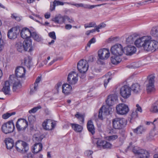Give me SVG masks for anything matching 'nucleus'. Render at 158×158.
Wrapping results in <instances>:
<instances>
[{
	"mask_svg": "<svg viewBox=\"0 0 158 158\" xmlns=\"http://www.w3.org/2000/svg\"><path fill=\"white\" fill-rule=\"evenodd\" d=\"M135 44L138 48L143 47L147 51H154L158 48V42L152 40L151 36H143L135 40Z\"/></svg>",
	"mask_w": 158,
	"mask_h": 158,
	"instance_id": "obj_1",
	"label": "nucleus"
},
{
	"mask_svg": "<svg viewBox=\"0 0 158 158\" xmlns=\"http://www.w3.org/2000/svg\"><path fill=\"white\" fill-rule=\"evenodd\" d=\"M15 147L18 152L22 154L27 153L29 149L28 144L25 142L21 140L17 141Z\"/></svg>",
	"mask_w": 158,
	"mask_h": 158,
	"instance_id": "obj_2",
	"label": "nucleus"
},
{
	"mask_svg": "<svg viewBox=\"0 0 158 158\" xmlns=\"http://www.w3.org/2000/svg\"><path fill=\"white\" fill-rule=\"evenodd\" d=\"M132 151L139 158H148L149 157V153L148 151L138 147H134Z\"/></svg>",
	"mask_w": 158,
	"mask_h": 158,
	"instance_id": "obj_3",
	"label": "nucleus"
},
{
	"mask_svg": "<svg viewBox=\"0 0 158 158\" xmlns=\"http://www.w3.org/2000/svg\"><path fill=\"white\" fill-rule=\"evenodd\" d=\"M2 130L5 134L13 132L15 128V126L12 121H9L4 123L2 126Z\"/></svg>",
	"mask_w": 158,
	"mask_h": 158,
	"instance_id": "obj_4",
	"label": "nucleus"
},
{
	"mask_svg": "<svg viewBox=\"0 0 158 158\" xmlns=\"http://www.w3.org/2000/svg\"><path fill=\"white\" fill-rule=\"evenodd\" d=\"M111 53L114 56H121L124 52L122 45L120 44H116L110 48Z\"/></svg>",
	"mask_w": 158,
	"mask_h": 158,
	"instance_id": "obj_5",
	"label": "nucleus"
},
{
	"mask_svg": "<svg viewBox=\"0 0 158 158\" xmlns=\"http://www.w3.org/2000/svg\"><path fill=\"white\" fill-rule=\"evenodd\" d=\"M155 77L154 75H151L149 76L148 78V83L147 85V91L148 93L154 92L155 91L154 83Z\"/></svg>",
	"mask_w": 158,
	"mask_h": 158,
	"instance_id": "obj_6",
	"label": "nucleus"
},
{
	"mask_svg": "<svg viewBox=\"0 0 158 158\" xmlns=\"http://www.w3.org/2000/svg\"><path fill=\"white\" fill-rule=\"evenodd\" d=\"M112 124L113 127L114 129H120L124 127L125 121L123 118H116L113 120Z\"/></svg>",
	"mask_w": 158,
	"mask_h": 158,
	"instance_id": "obj_7",
	"label": "nucleus"
},
{
	"mask_svg": "<svg viewBox=\"0 0 158 158\" xmlns=\"http://www.w3.org/2000/svg\"><path fill=\"white\" fill-rule=\"evenodd\" d=\"M89 65L87 61L82 59L79 61L77 64V68L81 73H85L88 70Z\"/></svg>",
	"mask_w": 158,
	"mask_h": 158,
	"instance_id": "obj_8",
	"label": "nucleus"
},
{
	"mask_svg": "<svg viewBox=\"0 0 158 158\" xmlns=\"http://www.w3.org/2000/svg\"><path fill=\"white\" fill-rule=\"evenodd\" d=\"M111 110V108L108 106H103L99 110L98 115V118L101 120H102L104 116L110 114Z\"/></svg>",
	"mask_w": 158,
	"mask_h": 158,
	"instance_id": "obj_9",
	"label": "nucleus"
},
{
	"mask_svg": "<svg viewBox=\"0 0 158 158\" xmlns=\"http://www.w3.org/2000/svg\"><path fill=\"white\" fill-rule=\"evenodd\" d=\"M78 74L75 71L69 73L67 77V81L71 85L75 84L78 81Z\"/></svg>",
	"mask_w": 158,
	"mask_h": 158,
	"instance_id": "obj_10",
	"label": "nucleus"
},
{
	"mask_svg": "<svg viewBox=\"0 0 158 158\" xmlns=\"http://www.w3.org/2000/svg\"><path fill=\"white\" fill-rule=\"evenodd\" d=\"M131 88L127 85H124L120 89V93L121 96L124 98H127L131 95Z\"/></svg>",
	"mask_w": 158,
	"mask_h": 158,
	"instance_id": "obj_11",
	"label": "nucleus"
},
{
	"mask_svg": "<svg viewBox=\"0 0 158 158\" xmlns=\"http://www.w3.org/2000/svg\"><path fill=\"white\" fill-rule=\"evenodd\" d=\"M28 123L27 121L23 119H19L16 122V127L18 131H23L27 127Z\"/></svg>",
	"mask_w": 158,
	"mask_h": 158,
	"instance_id": "obj_12",
	"label": "nucleus"
},
{
	"mask_svg": "<svg viewBox=\"0 0 158 158\" xmlns=\"http://www.w3.org/2000/svg\"><path fill=\"white\" fill-rule=\"evenodd\" d=\"M98 55L99 58L102 60H106L110 56V52L108 49L103 48L98 51Z\"/></svg>",
	"mask_w": 158,
	"mask_h": 158,
	"instance_id": "obj_13",
	"label": "nucleus"
},
{
	"mask_svg": "<svg viewBox=\"0 0 158 158\" xmlns=\"http://www.w3.org/2000/svg\"><path fill=\"white\" fill-rule=\"evenodd\" d=\"M117 113L120 114L124 115L127 114L129 111L128 106L123 104H119L116 107Z\"/></svg>",
	"mask_w": 158,
	"mask_h": 158,
	"instance_id": "obj_14",
	"label": "nucleus"
},
{
	"mask_svg": "<svg viewBox=\"0 0 158 158\" xmlns=\"http://www.w3.org/2000/svg\"><path fill=\"white\" fill-rule=\"evenodd\" d=\"M55 125V123L50 119L44 121L42 123L43 128L46 130H52L54 127Z\"/></svg>",
	"mask_w": 158,
	"mask_h": 158,
	"instance_id": "obj_15",
	"label": "nucleus"
},
{
	"mask_svg": "<svg viewBox=\"0 0 158 158\" xmlns=\"http://www.w3.org/2000/svg\"><path fill=\"white\" fill-rule=\"evenodd\" d=\"M19 30L17 27H13L8 31L7 36L10 39H15L19 34Z\"/></svg>",
	"mask_w": 158,
	"mask_h": 158,
	"instance_id": "obj_16",
	"label": "nucleus"
},
{
	"mask_svg": "<svg viewBox=\"0 0 158 158\" xmlns=\"http://www.w3.org/2000/svg\"><path fill=\"white\" fill-rule=\"evenodd\" d=\"M117 100V96L116 94L110 95L106 101V104L109 106H113L116 103Z\"/></svg>",
	"mask_w": 158,
	"mask_h": 158,
	"instance_id": "obj_17",
	"label": "nucleus"
},
{
	"mask_svg": "<svg viewBox=\"0 0 158 158\" xmlns=\"http://www.w3.org/2000/svg\"><path fill=\"white\" fill-rule=\"evenodd\" d=\"M25 51L31 52L32 50L31 40L30 39L25 40L23 42Z\"/></svg>",
	"mask_w": 158,
	"mask_h": 158,
	"instance_id": "obj_18",
	"label": "nucleus"
},
{
	"mask_svg": "<svg viewBox=\"0 0 158 158\" xmlns=\"http://www.w3.org/2000/svg\"><path fill=\"white\" fill-rule=\"evenodd\" d=\"M21 37L24 39L29 38L31 34V32L30 30L27 28H24L22 29L21 33Z\"/></svg>",
	"mask_w": 158,
	"mask_h": 158,
	"instance_id": "obj_19",
	"label": "nucleus"
},
{
	"mask_svg": "<svg viewBox=\"0 0 158 158\" xmlns=\"http://www.w3.org/2000/svg\"><path fill=\"white\" fill-rule=\"evenodd\" d=\"M26 70L22 67H18L15 71L16 75L17 77H22L24 76Z\"/></svg>",
	"mask_w": 158,
	"mask_h": 158,
	"instance_id": "obj_20",
	"label": "nucleus"
},
{
	"mask_svg": "<svg viewBox=\"0 0 158 158\" xmlns=\"http://www.w3.org/2000/svg\"><path fill=\"white\" fill-rule=\"evenodd\" d=\"M10 82L11 80L10 79L9 81H6L5 82L4 85L2 89V90L5 94H10Z\"/></svg>",
	"mask_w": 158,
	"mask_h": 158,
	"instance_id": "obj_21",
	"label": "nucleus"
},
{
	"mask_svg": "<svg viewBox=\"0 0 158 158\" xmlns=\"http://www.w3.org/2000/svg\"><path fill=\"white\" fill-rule=\"evenodd\" d=\"M52 21L56 23L61 24L64 23L65 21V16H62L60 15H59L52 19Z\"/></svg>",
	"mask_w": 158,
	"mask_h": 158,
	"instance_id": "obj_22",
	"label": "nucleus"
},
{
	"mask_svg": "<svg viewBox=\"0 0 158 158\" xmlns=\"http://www.w3.org/2000/svg\"><path fill=\"white\" fill-rule=\"evenodd\" d=\"M126 54L127 55H131L136 51V48L134 46L129 45L125 48Z\"/></svg>",
	"mask_w": 158,
	"mask_h": 158,
	"instance_id": "obj_23",
	"label": "nucleus"
},
{
	"mask_svg": "<svg viewBox=\"0 0 158 158\" xmlns=\"http://www.w3.org/2000/svg\"><path fill=\"white\" fill-rule=\"evenodd\" d=\"M62 92L65 94H69L72 90L71 86L68 84H63L62 86Z\"/></svg>",
	"mask_w": 158,
	"mask_h": 158,
	"instance_id": "obj_24",
	"label": "nucleus"
},
{
	"mask_svg": "<svg viewBox=\"0 0 158 158\" xmlns=\"http://www.w3.org/2000/svg\"><path fill=\"white\" fill-rule=\"evenodd\" d=\"M5 143L7 148L8 149H11L14 146L13 140L10 138H8L5 139Z\"/></svg>",
	"mask_w": 158,
	"mask_h": 158,
	"instance_id": "obj_25",
	"label": "nucleus"
},
{
	"mask_svg": "<svg viewBox=\"0 0 158 158\" xmlns=\"http://www.w3.org/2000/svg\"><path fill=\"white\" fill-rule=\"evenodd\" d=\"M87 126L89 132L92 135H94L95 133V129L92 121L90 120L87 123Z\"/></svg>",
	"mask_w": 158,
	"mask_h": 158,
	"instance_id": "obj_26",
	"label": "nucleus"
},
{
	"mask_svg": "<svg viewBox=\"0 0 158 158\" xmlns=\"http://www.w3.org/2000/svg\"><path fill=\"white\" fill-rule=\"evenodd\" d=\"M133 92L135 94H137L140 92L141 90L140 85L138 83L133 84L131 88Z\"/></svg>",
	"mask_w": 158,
	"mask_h": 158,
	"instance_id": "obj_27",
	"label": "nucleus"
},
{
	"mask_svg": "<svg viewBox=\"0 0 158 158\" xmlns=\"http://www.w3.org/2000/svg\"><path fill=\"white\" fill-rule=\"evenodd\" d=\"M13 80L14 82H13V90L14 91H15L17 89L21 87V84L20 81L17 79L16 77L14 78Z\"/></svg>",
	"mask_w": 158,
	"mask_h": 158,
	"instance_id": "obj_28",
	"label": "nucleus"
},
{
	"mask_svg": "<svg viewBox=\"0 0 158 158\" xmlns=\"http://www.w3.org/2000/svg\"><path fill=\"white\" fill-rule=\"evenodd\" d=\"M72 5L76 6L77 7H82L85 8L92 9L97 6V5H90L84 4L83 3H73Z\"/></svg>",
	"mask_w": 158,
	"mask_h": 158,
	"instance_id": "obj_29",
	"label": "nucleus"
},
{
	"mask_svg": "<svg viewBox=\"0 0 158 158\" xmlns=\"http://www.w3.org/2000/svg\"><path fill=\"white\" fill-rule=\"evenodd\" d=\"M42 145L40 143H39L35 144L33 148L34 153H38L42 150Z\"/></svg>",
	"mask_w": 158,
	"mask_h": 158,
	"instance_id": "obj_30",
	"label": "nucleus"
},
{
	"mask_svg": "<svg viewBox=\"0 0 158 158\" xmlns=\"http://www.w3.org/2000/svg\"><path fill=\"white\" fill-rule=\"evenodd\" d=\"M136 37L137 35L135 34L129 36L126 39V43L127 44H133L134 42V40L136 39Z\"/></svg>",
	"mask_w": 158,
	"mask_h": 158,
	"instance_id": "obj_31",
	"label": "nucleus"
},
{
	"mask_svg": "<svg viewBox=\"0 0 158 158\" xmlns=\"http://www.w3.org/2000/svg\"><path fill=\"white\" fill-rule=\"evenodd\" d=\"M69 125L71 126L72 128L75 131L77 132H81L83 129L82 127L78 124L74 123H69Z\"/></svg>",
	"mask_w": 158,
	"mask_h": 158,
	"instance_id": "obj_32",
	"label": "nucleus"
},
{
	"mask_svg": "<svg viewBox=\"0 0 158 158\" xmlns=\"http://www.w3.org/2000/svg\"><path fill=\"white\" fill-rule=\"evenodd\" d=\"M120 56H116L111 57V63L114 64H117L119 63L121 61V58L120 57Z\"/></svg>",
	"mask_w": 158,
	"mask_h": 158,
	"instance_id": "obj_33",
	"label": "nucleus"
},
{
	"mask_svg": "<svg viewBox=\"0 0 158 158\" xmlns=\"http://www.w3.org/2000/svg\"><path fill=\"white\" fill-rule=\"evenodd\" d=\"M16 47L17 51L19 52H22L23 51H25L23 43L20 42H18L16 44Z\"/></svg>",
	"mask_w": 158,
	"mask_h": 158,
	"instance_id": "obj_34",
	"label": "nucleus"
},
{
	"mask_svg": "<svg viewBox=\"0 0 158 158\" xmlns=\"http://www.w3.org/2000/svg\"><path fill=\"white\" fill-rule=\"evenodd\" d=\"M150 111L154 113L158 112V101L156 102L153 105L150 109Z\"/></svg>",
	"mask_w": 158,
	"mask_h": 158,
	"instance_id": "obj_35",
	"label": "nucleus"
},
{
	"mask_svg": "<svg viewBox=\"0 0 158 158\" xmlns=\"http://www.w3.org/2000/svg\"><path fill=\"white\" fill-rule=\"evenodd\" d=\"M151 34L153 36L158 37V27H153L151 31Z\"/></svg>",
	"mask_w": 158,
	"mask_h": 158,
	"instance_id": "obj_36",
	"label": "nucleus"
},
{
	"mask_svg": "<svg viewBox=\"0 0 158 158\" xmlns=\"http://www.w3.org/2000/svg\"><path fill=\"white\" fill-rule=\"evenodd\" d=\"M144 131V129L143 127L141 126H139L133 130L134 132L137 134H142Z\"/></svg>",
	"mask_w": 158,
	"mask_h": 158,
	"instance_id": "obj_37",
	"label": "nucleus"
},
{
	"mask_svg": "<svg viewBox=\"0 0 158 158\" xmlns=\"http://www.w3.org/2000/svg\"><path fill=\"white\" fill-rule=\"evenodd\" d=\"M31 36L34 39V40L37 41H39L40 40V38L38 35L35 32H33L31 33Z\"/></svg>",
	"mask_w": 158,
	"mask_h": 158,
	"instance_id": "obj_38",
	"label": "nucleus"
},
{
	"mask_svg": "<svg viewBox=\"0 0 158 158\" xmlns=\"http://www.w3.org/2000/svg\"><path fill=\"white\" fill-rule=\"evenodd\" d=\"M75 116L80 120L81 121L82 123H83L84 120V116L83 115L79 114V113L77 112V114L75 115Z\"/></svg>",
	"mask_w": 158,
	"mask_h": 158,
	"instance_id": "obj_39",
	"label": "nucleus"
},
{
	"mask_svg": "<svg viewBox=\"0 0 158 158\" xmlns=\"http://www.w3.org/2000/svg\"><path fill=\"white\" fill-rule=\"evenodd\" d=\"M96 141L97 146L98 148H103L105 141L98 140V141Z\"/></svg>",
	"mask_w": 158,
	"mask_h": 158,
	"instance_id": "obj_40",
	"label": "nucleus"
},
{
	"mask_svg": "<svg viewBox=\"0 0 158 158\" xmlns=\"http://www.w3.org/2000/svg\"><path fill=\"white\" fill-rule=\"evenodd\" d=\"M29 17L37 22H38L39 19H41V18L40 17L39 15L35 14H33L32 15H30Z\"/></svg>",
	"mask_w": 158,
	"mask_h": 158,
	"instance_id": "obj_41",
	"label": "nucleus"
},
{
	"mask_svg": "<svg viewBox=\"0 0 158 158\" xmlns=\"http://www.w3.org/2000/svg\"><path fill=\"white\" fill-rule=\"evenodd\" d=\"M15 114V112H13L11 113H7L6 114H4L2 115V117L3 119H6L11 115H14Z\"/></svg>",
	"mask_w": 158,
	"mask_h": 158,
	"instance_id": "obj_42",
	"label": "nucleus"
},
{
	"mask_svg": "<svg viewBox=\"0 0 158 158\" xmlns=\"http://www.w3.org/2000/svg\"><path fill=\"white\" fill-rule=\"evenodd\" d=\"M41 106H38L36 107H35L29 111V112L30 113H35L39 109H41Z\"/></svg>",
	"mask_w": 158,
	"mask_h": 158,
	"instance_id": "obj_43",
	"label": "nucleus"
},
{
	"mask_svg": "<svg viewBox=\"0 0 158 158\" xmlns=\"http://www.w3.org/2000/svg\"><path fill=\"white\" fill-rule=\"evenodd\" d=\"M41 80V76H39L36 78L35 82L34 83V85H35V88L37 87H38V83Z\"/></svg>",
	"mask_w": 158,
	"mask_h": 158,
	"instance_id": "obj_44",
	"label": "nucleus"
},
{
	"mask_svg": "<svg viewBox=\"0 0 158 158\" xmlns=\"http://www.w3.org/2000/svg\"><path fill=\"white\" fill-rule=\"evenodd\" d=\"M106 26V25L104 23H101L96 28V31L98 32H99L100 31L99 30V29H102L103 28H104Z\"/></svg>",
	"mask_w": 158,
	"mask_h": 158,
	"instance_id": "obj_45",
	"label": "nucleus"
},
{
	"mask_svg": "<svg viewBox=\"0 0 158 158\" xmlns=\"http://www.w3.org/2000/svg\"><path fill=\"white\" fill-rule=\"evenodd\" d=\"M111 144H110V143L108 142L105 141L104 146L103 148H111Z\"/></svg>",
	"mask_w": 158,
	"mask_h": 158,
	"instance_id": "obj_46",
	"label": "nucleus"
},
{
	"mask_svg": "<svg viewBox=\"0 0 158 158\" xmlns=\"http://www.w3.org/2000/svg\"><path fill=\"white\" fill-rule=\"evenodd\" d=\"M43 138H41L39 136H37L36 135H34L33 136V140L35 142H39Z\"/></svg>",
	"mask_w": 158,
	"mask_h": 158,
	"instance_id": "obj_47",
	"label": "nucleus"
},
{
	"mask_svg": "<svg viewBox=\"0 0 158 158\" xmlns=\"http://www.w3.org/2000/svg\"><path fill=\"white\" fill-rule=\"evenodd\" d=\"M106 76H107V77L106 79H105L104 80V86L106 87L107 86L108 83L109 81L111 80L110 78L107 75V76H105L103 77V78H105Z\"/></svg>",
	"mask_w": 158,
	"mask_h": 158,
	"instance_id": "obj_48",
	"label": "nucleus"
},
{
	"mask_svg": "<svg viewBox=\"0 0 158 158\" xmlns=\"http://www.w3.org/2000/svg\"><path fill=\"white\" fill-rule=\"evenodd\" d=\"M118 137V136L115 135L108 136L107 137V138L109 141H113L117 139Z\"/></svg>",
	"mask_w": 158,
	"mask_h": 158,
	"instance_id": "obj_49",
	"label": "nucleus"
},
{
	"mask_svg": "<svg viewBox=\"0 0 158 158\" xmlns=\"http://www.w3.org/2000/svg\"><path fill=\"white\" fill-rule=\"evenodd\" d=\"M11 18L15 19L16 20L19 21L21 20L20 17L19 16L16 14L14 13L11 15Z\"/></svg>",
	"mask_w": 158,
	"mask_h": 158,
	"instance_id": "obj_50",
	"label": "nucleus"
},
{
	"mask_svg": "<svg viewBox=\"0 0 158 158\" xmlns=\"http://www.w3.org/2000/svg\"><path fill=\"white\" fill-rule=\"evenodd\" d=\"M28 119L30 123H33L35 121L36 118L34 115H30L28 117Z\"/></svg>",
	"mask_w": 158,
	"mask_h": 158,
	"instance_id": "obj_51",
	"label": "nucleus"
},
{
	"mask_svg": "<svg viewBox=\"0 0 158 158\" xmlns=\"http://www.w3.org/2000/svg\"><path fill=\"white\" fill-rule=\"evenodd\" d=\"M141 65L139 62L134 63L131 65V67L133 68H137L139 67Z\"/></svg>",
	"mask_w": 158,
	"mask_h": 158,
	"instance_id": "obj_52",
	"label": "nucleus"
},
{
	"mask_svg": "<svg viewBox=\"0 0 158 158\" xmlns=\"http://www.w3.org/2000/svg\"><path fill=\"white\" fill-rule=\"evenodd\" d=\"M62 84L61 82H58L55 86V88L56 90L57 93L59 92L60 89L61 88Z\"/></svg>",
	"mask_w": 158,
	"mask_h": 158,
	"instance_id": "obj_53",
	"label": "nucleus"
},
{
	"mask_svg": "<svg viewBox=\"0 0 158 158\" xmlns=\"http://www.w3.org/2000/svg\"><path fill=\"white\" fill-rule=\"evenodd\" d=\"M48 35L53 40H56V39L55 33L54 31L49 33Z\"/></svg>",
	"mask_w": 158,
	"mask_h": 158,
	"instance_id": "obj_54",
	"label": "nucleus"
},
{
	"mask_svg": "<svg viewBox=\"0 0 158 158\" xmlns=\"http://www.w3.org/2000/svg\"><path fill=\"white\" fill-rule=\"evenodd\" d=\"M137 116L138 114L136 110H133L131 114L132 118H135L137 117Z\"/></svg>",
	"mask_w": 158,
	"mask_h": 158,
	"instance_id": "obj_55",
	"label": "nucleus"
},
{
	"mask_svg": "<svg viewBox=\"0 0 158 158\" xmlns=\"http://www.w3.org/2000/svg\"><path fill=\"white\" fill-rule=\"evenodd\" d=\"M95 42V39L93 38L92 39H91L88 42V43L87 44V46L89 47H90V45L91 44L94 43Z\"/></svg>",
	"mask_w": 158,
	"mask_h": 158,
	"instance_id": "obj_56",
	"label": "nucleus"
},
{
	"mask_svg": "<svg viewBox=\"0 0 158 158\" xmlns=\"http://www.w3.org/2000/svg\"><path fill=\"white\" fill-rule=\"evenodd\" d=\"M54 4H55L56 6H58L59 5H63L64 3L60 1L55 0L53 2Z\"/></svg>",
	"mask_w": 158,
	"mask_h": 158,
	"instance_id": "obj_57",
	"label": "nucleus"
},
{
	"mask_svg": "<svg viewBox=\"0 0 158 158\" xmlns=\"http://www.w3.org/2000/svg\"><path fill=\"white\" fill-rule=\"evenodd\" d=\"M56 5L55 4H54V2H51L50 4V10L51 11H52L55 9V7L56 6Z\"/></svg>",
	"mask_w": 158,
	"mask_h": 158,
	"instance_id": "obj_58",
	"label": "nucleus"
},
{
	"mask_svg": "<svg viewBox=\"0 0 158 158\" xmlns=\"http://www.w3.org/2000/svg\"><path fill=\"white\" fill-rule=\"evenodd\" d=\"M42 155L38 153H34V158H42Z\"/></svg>",
	"mask_w": 158,
	"mask_h": 158,
	"instance_id": "obj_59",
	"label": "nucleus"
},
{
	"mask_svg": "<svg viewBox=\"0 0 158 158\" xmlns=\"http://www.w3.org/2000/svg\"><path fill=\"white\" fill-rule=\"evenodd\" d=\"M38 87H36L35 88V85H34V87L31 89L30 93L31 94H33L38 89Z\"/></svg>",
	"mask_w": 158,
	"mask_h": 158,
	"instance_id": "obj_60",
	"label": "nucleus"
},
{
	"mask_svg": "<svg viewBox=\"0 0 158 158\" xmlns=\"http://www.w3.org/2000/svg\"><path fill=\"white\" fill-rule=\"evenodd\" d=\"M30 61L29 60H27L25 59H24V63L25 65L28 67L30 66Z\"/></svg>",
	"mask_w": 158,
	"mask_h": 158,
	"instance_id": "obj_61",
	"label": "nucleus"
},
{
	"mask_svg": "<svg viewBox=\"0 0 158 158\" xmlns=\"http://www.w3.org/2000/svg\"><path fill=\"white\" fill-rule=\"evenodd\" d=\"M136 109L135 110H136V111H137L139 112H142V109L141 107L138 104H137L136 105Z\"/></svg>",
	"mask_w": 158,
	"mask_h": 158,
	"instance_id": "obj_62",
	"label": "nucleus"
},
{
	"mask_svg": "<svg viewBox=\"0 0 158 158\" xmlns=\"http://www.w3.org/2000/svg\"><path fill=\"white\" fill-rule=\"evenodd\" d=\"M24 158H34V155L31 153H29L27 154V156H24Z\"/></svg>",
	"mask_w": 158,
	"mask_h": 158,
	"instance_id": "obj_63",
	"label": "nucleus"
},
{
	"mask_svg": "<svg viewBox=\"0 0 158 158\" xmlns=\"http://www.w3.org/2000/svg\"><path fill=\"white\" fill-rule=\"evenodd\" d=\"M117 39H118V37H113L110 38L109 39V40L110 42H114L116 41Z\"/></svg>",
	"mask_w": 158,
	"mask_h": 158,
	"instance_id": "obj_64",
	"label": "nucleus"
}]
</instances>
